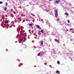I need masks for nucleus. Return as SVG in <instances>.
I'll list each match as a JSON object with an SVG mask.
<instances>
[{"label":"nucleus","mask_w":74,"mask_h":74,"mask_svg":"<svg viewBox=\"0 0 74 74\" xmlns=\"http://www.w3.org/2000/svg\"><path fill=\"white\" fill-rule=\"evenodd\" d=\"M54 41L56 42H57L58 43H59V40H57V39H55Z\"/></svg>","instance_id":"nucleus-1"},{"label":"nucleus","mask_w":74,"mask_h":74,"mask_svg":"<svg viewBox=\"0 0 74 74\" xmlns=\"http://www.w3.org/2000/svg\"><path fill=\"white\" fill-rule=\"evenodd\" d=\"M60 1V0H58L56 1V3H59Z\"/></svg>","instance_id":"nucleus-2"},{"label":"nucleus","mask_w":74,"mask_h":74,"mask_svg":"<svg viewBox=\"0 0 74 74\" xmlns=\"http://www.w3.org/2000/svg\"><path fill=\"white\" fill-rule=\"evenodd\" d=\"M36 27L38 29H40V26H39V25H37V26H36Z\"/></svg>","instance_id":"nucleus-3"},{"label":"nucleus","mask_w":74,"mask_h":74,"mask_svg":"<svg viewBox=\"0 0 74 74\" xmlns=\"http://www.w3.org/2000/svg\"><path fill=\"white\" fill-rule=\"evenodd\" d=\"M41 45H43V40H42L41 41Z\"/></svg>","instance_id":"nucleus-4"},{"label":"nucleus","mask_w":74,"mask_h":74,"mask_svg":"<svg viewBox=\"0 0 74 74\" xmlns=\"http://www.w3.org/2000/svg\"><path fill=\"white\" fill-rule=\"evenodd\" d=\"M56 73H60V71H56Z\"/></svg>","instance_id":"nucleus-5"},{"label":"nucleus","mask_w":74,"mask_h":74,"mask_svg":"<svg viewBox=\"0 0 74 74\" xmlns=\"http://www.w3.org/2000/svg\"><path fill=\"white\" fill-rule=\"evenodd\" d=\"M7 8L6 7L4 8V10L5 11H7Z\"/></svg>","instance_id":"nucleus-6"},{"label":"nucleus","mask_w":74,"mask_h":74,"mask_svg":"<svg viewBox=\"0 0 74 74\" xmlns=\"http://www.w3.org/2000/svg\"><path fill=\"white\" fill-rule=\"evenodd\" d=\"M64 14L66 15H69V14L67 13H64Z\"/></svg>","instance_id":"nucleus-7"},{"label":"nucleus","mask_w":74,"mask_h":74,"mask_svg":"<svg viewBox=\"0 0 74 74\" xmlns=\"http://www.w3.org/2000/svg\"><path fill=\"white\" fill-rule=\"evenodd\" d=\"M5 23H8V21L7 20H5Z\"/></svg>","instance_id":"nucleus-8"},{"label":"nucleus","mask_w":74,"mask_h":74,"mask_svg":"<svg viewBox=\"0 0 74 74\" xmlns=\"http://www.w3.org/2000/svg\"><path fill=\"white\" fill-rule=\"evenodd\" d=\"M44 32V31H43V30L42 29L40 30V32L41 33H43V32Z\"/></svg>","instance_id":"nucleus-9"},{"label":"nucleus","mask_w":74,"mask_h":74,"mask_svg":"<svg viewBox=\"0 0 74 74\" xmlns=\"http://www.w3.org/2000/svg\"><path fill=\"white\" fill-rule=\"evenodd\" d=\"M21 30H23V27H21Z\"/></svg>","instance_id":"nucleus-10"},{"label":"nucleus","mask_w":74,"mask_h":74,"mask_svg":"<svg viewBox=\"0 0 74 74\" xmlns=\"http://www.w3.org/2000/svg\"><path fill=\"white\" fill-rule=\"evenodd\" d=\"M3 2L1 1H0V4H3Z\"/></svg>","instance_id":"nucleus-11"},{"label":"nucleus","mask_w":74,"mask_h":74,"mask_svg":"<svg viewBox=\"0 0 74 74\" xmlns=\"http://www.w3.org/2000/svg\"><path fill=\"white\" fill-rule=\"evenodd\" d=\"M57 63L58 64H60V62L59 61H57Z\"/></svg>","instance_id":"nucleus-12"},{"label":"nucleus","mask_w":74,"mask_h":74,"mask_svg":"<svg viewBox=\"0 0 74 74\" xmlns=\"http://www.w3.org/2000/svg\"><path fill=\"white\" fill-rule=\"evenodd\" d=\"M40 53H39L38 54H37V56H40Z\"/></svg>","instance_id":"nucleus-13"},{"label":"nucleus","mask_w":74,"mask_h":74,"mask_svg":"<svg viewBox=\"0 0 74 74\" xmlns=\"http://www.w3.org/2000/svg\"><path fill=\"white\" fill-rule=\"evenodd\" d=\"M32 26V24H29V26Z\"/></svg>","instance_id":"nucleus-14"},{"label":"nucleus","mask_w":74,"mask_h":74,"mask_svg":"<svg viewBox=\"0 0 74 74\" xmlns=\"http://www.w3.org/2000/svg\"><path fill=\"white\" fill-rule=\"evenodd\" d=\"M69 29L71 31L72 30H73V29L72 28L70 29Z\"/></svg>","instance_id":"nucleus-15"},{"label":"nucleus","mask_w":74,"mask_h":74,"mask_svg":"<svg viewBox=\"0 0 74 74\" xmlns=\"http://www.w3.org/2000/svg\"><path fill=\"white\" fill-rule=\"evenodd\" d=\"M58 15V14H57L56 15H55V16L56 17H57Z\"/></svg>","instance_id":"nucleus-16"},{"label":"nucleus","mask_w":74,"mask_h":74,"mask_svg":"<svg viewBox=\"0 0 74 74\" xmlns=\"http://www.w3.org/2000/svg\"><path fill=\"white\" fill-rule=\"evenodd\" d=\"M46 11L47 12H49V10L48 9L46 10Z\"/></svg>","instance_id":"nucleus-17"},{"label":"nucleus","mask_w":74,"mask_h":74,"mask_svg":"<svg viewBox=\"0 0 74 74\" xmlns=\"http://www.w3.org/2000/svg\"><path fill=\"white\" fill-rule=\"evenodd\" d=\"M49 66H50V67H51V68H52V66L51 65H49Z\"/></svg>","instance_id":"nucleus-18"},{"label":"nucleus","mask_w":74,"mask_h":74,"mask_svg":"<svg viewBox=\"0 0 74 74\" xmlns=\"http://www.w3.org/2000/svg\"><path fill=\"white\" fill-rule=\"evenodd\" d=\"M6 3L5 4L6 6H7V5L8 4V3Z\"/></svg>","instance_id":"nucleus-19"},{"label":"nucleus","mask_w":74,"mask_h":74,"mask_svg":"<svg viewBox=\"0 0 74 74\" xmlns=\"http://www.w3.org/2000/svg\"><path fill=\"white\" fill-rule=\"evenodd\" d=\"M56 13L57 14H58V10H56Z\"/></svg>","instance_id":"nucleus-20"},{"label":"nucleus","mask_w":74,"mask_h":74,"mask_svg":"<svg viewBox=\"0 0 74 74\" xmlns=\"http://www.w3.org/2000/svg\"><path fill=\"white\" fill-rule=\"evenodd\" d=\"M68 23H70V20H68Z\"/></svg>","instance_id":"nucleus-21"},{"label":"nucleus","mask_w":74,"mask_h":74,"mask_svg":"<svg viewBox=\"0 0 74 74\" xmlns=\"http://www.w3.org/2000/svg\"><path fill=\"white\" fill-rule=\"evenodd\" d=\"M57 21H59V19L58 18V19H57Z\"/></svg>","instance_id":"nucleus-22"},{"label":"nucleus","mask_w":74,"mask_h":74,"mask_svg":"<svg viewBox=\"0 0 74 74\" xmlns=\"http://www.w3.org/2000/svg\"><path fill=\"white\" fill-rule=\"evenodd\" d=\"M21 42H22L20 40V41H19V43H21Z\"/></svg>","instance_id":"nucleus-23"},{"label":"nucleus","mask_w":74,"mask_h":74,"mask_svg":"<svg viewBox=\"0 0 74 74\" xmlns=\"http://www.w3.org/2000/svg\"><path fill=\"white\" fill-rule=\"evenodd\" d=\"M23 41V39H22L21 40V42L22 41Z\"/></svg>","instance_id":"nucleus-24"},{"label":"nucleus","mask_w":74,"mask_h":74,"mask_svg":"<svg viewBox=\"0 0 74 74\" xmlns=\"http://www.w3.org/2000/svg\"><path fill=\"white\" fill-rule=\"evenodd\" d=\"M8 11H9V10H7V11L6 12H8Z\"/></svg>","instance_id":"nucleus-25"},{"label":"nucleus","mask_w":74,"mask_h":74,"mask_svg":"<svg viewBox=\"0 0 74 74\" xmlns=\"http://www.w3.org/2000/svg\"><path fill=\"white\" fill-rule=\"evenodd\" d=\"M11 10L12 11H13V9H12Z\"/></svg>","instance_id":"nucleus-26"},{"label":"nucleus","mask_w":74,"mask_h":74,"mask_svg":"<svg viewBox=\"0 0 74 74\" xmlns=\"http://www.w3.org/2000/svg\"><path fill=\"white\" fill-rule=\"evenodd\" d=\"M58 74H60V73H58Z\"/></svg>","instance_id":"nucleus-27"}]
</instances>
